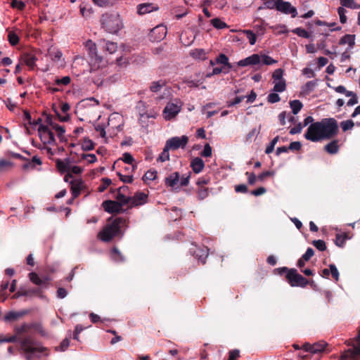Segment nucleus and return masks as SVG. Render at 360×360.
Returning a JSON list of instances; mask_svg holds the SVG:
<instances>
[{"instance_id":"nucleus-1","label":"nucleus","mask_w":360,"mask_h":360,"mask_svg":"<svg viewBox=\"0 0 360 360\" xmlns=\"http://www.w3.org/2000/svg\"><path fill=\"white\" fill-rule=\"evenodd\" d=\"M127 226V220L122 217L108 219L106 225L99 232L98 238L103 242H110L115 238H122L124 234L122 227Z\"/></svg>"},{"instance_id":"nucleus-2","label":"nucleus","mask_w":360,"mask_h":360,"mask_svg":"<svg viewBox=\"0 0 360 360\" xmlns=\"http://www.w3.org/2000/svg\"><path fill=\"white\" fill-rule=\"evenodd\" d=\"M275 271L278 272L281 276L283 274H286L285 278L292 287L304 288L309 283L307 278L298 274L296 269H288V267L283 266L276 269Z\"/></svg>"},{"instance_id":"nucleus-3","label":"nucleus","mask_w":360,"mask_h":360,"mask_svg":"<svg viewBox=\"0 0 360 360\" xmlns=\"http://www.w3.org/2000/svg\"><path fill=\"white\" fill-rule=\"evenodd\" d=\"M102 27L108 32L115 34L120 31L122 27V22L120 15L105 13L101 18Z\"/></svg>"},{"instance_id":"nucleus-4","label":"nucleus","mask_w":360,"mask_h":360,"mask_svg":"<svg viewBox=\"0 0 360 360\" xmlns=\"http://www.w3.org/2000/svg\"><path fill=\"white\" fill-rule=\"evenodd\" d=\"M319 123L323 140L331 139L338 134V124L335 118H323Z\"/></svg>"},{"instance_id":"nucleus-5","label":"nucleus","mask_w":360,"mask_h":360,"mask_svg":"<svg viewBox=\"0 0 360 360\" xmlns=\"http://www.w3.org/2000/svg\"><path fill=\"white\" fill-rule=\"evenodd\" d=\"M86 48L88 50V54L90 58L89 65L91 67V72L102 68L105 65L103 57L98 55L96 46L92 41L89 40L86 41Z\"/></svg>"},{"instance_id":"nucleus-6","label":"nucleus","mask_w":360,"mask_h":360,"mask_svg":"<svg viewBox=\"0 0 360 360\" xmlns=\"http://www.w3.org/2000/svg\"><path fill=\"white\" fill-rule=\"evenodd\" d=\"M47 351V348L42 347L37 342L30 341L24 337V358L26 360H34L39 359L41 356L39 353Z\"/></svg>"},{"instance_id":"nucleus-7","label":"nucleus","mask_w":360,"mask_h":360,"mask_svg":"<svg viewBox=\"0 0 360 360\" xmlns=\"http://www.w3.org/2000/svg\"><path fill=\"white\" fill-rule=\"evenodd\" d=\"M350 347L342 354V360H360V329L357 335L348 340Z\"/></svg>"},{"instance_id":"nucleus-8","label":"nucleus","mask_w":360,"mask_h":360,"mask_svg":"<svg viewBox=\"0 0 360 360\" xmlns=\"http://www.w3.org/2000/svg\"><path fill=\"white\" fill-rule=\"evenodd\" d=\"M304 138L312 142H319L323 140L321 134V130L319 122L311 124L307 128Z\"/></svg>"},{"instance_id":"nucleus-9","label":"nucleus","mask_w":360,"mask_h":360,"mask_svg":"<svg viewBox=\"0 0 360 360\" xmlns=\"http://www.w3.org/2000/svg\"><path fill=\"white\" fill-rule=\"evenodd\" d=\"M38 133L41 141L44 144L52 145L56 143L54 134L49 126L40 124L38 128Z\"/></svg>"},{"instance_id":"nucleus-10","label":"nucleus","mask_w":360,"mask_h":360,"mask_svg":"<svg viewBox=\"0 0 360 360\" xmlns=\"http://www.w3.org/2000/svg\"><path fill=\"white\" fill-rule=\"evenodd\" d=\"M167 35V27L163 25H159L153 28L149 34V39L151 41H160L165 38Z\"/></svg>"},{"instance_id":"nucleus-11","label":"nucleus","mask_w":360,"mask_h":360,"mask_svg":"<svg viewBox=\"0 0 360 360\" xmlns=\"http://www.w3.org/2000/svg\"><path fill=\"white\" fill-rule=\"evenodd\" d=\"M102 207L105 212L110 214H120L125 211L121 204L115 200H105L102 203Z\"/></svg>"},{"instance_id":"nucleus-12","label":"nucleus","mask_w":360,"mask_h":360,"mask_svg":"<svg viewBox=\"0 0 360 360\" xmlns=\"http://www.w3.org/2000/svg\"><path fill=\"white\" fill-rule=\"evenodd\" d=\"M188 141V138L186 136H182L181 137H173L169 139L166 142V146L169 148V149L175 150L179 148H184Z\"/></svg>"},{"instance_id":"nucleus-13","label":"nucleus","mask_w":360,"mask_h":360,"mask_svg":"<svg viewBox=\"0 0 360 360\" xmlns=\"http://www.w3.org/2000/svg\"><path fill=\"white\" fill-rule=\"evenodd\" d=\"M276 10L284 14H290L292 18H295L297 15V9L292 6L288 1L279 0Z\"/></svg>"},{"instance_id":"nucleus-14","label":"nucleus","mask_w":360,"mask_h":360,"mask_svg":"<svg viewBox=\"0 0 360 360\" xmlns=\"http://www.w3.org/2000/svg\"><path fill=\"white\" fill-rule=\"evenodd\" d=\"M28 277L30 281L37 285L38 287H41L44 288H48L50 281V278L48 276H45L43 278H41L39 275L35 272H31L28 274Z\"/></svg>"},{"instance_id":"nucleus-15","label":"nucleus","mask_w":360,"mask_h":360,"mask_svg":"<svg viewBox=\"0 0 360 360\" xmlns=\"http://www.w3.org/2000/svg\"><path fill=\"white\" fill-rule=\"evenodd\" d=\"M261 63V56L257 53H254L244 59L238 62L240 67H245L248 65H256Z\"/></svg>"},{"instance_id":"nucleus-16","label":"nucleus","mask_w":360,"mask_h":360,"mask_svg":"<svg viewBox=\"0 0 360 360\" xmlns=\"http://www.w3.org/2000/svg\"><path fill=\"white\" fill-rule=\"evenodd\" d=\"M181 110V107L177 104L169 103L165 108L163 112L167 120H171Z\"/></svg>"},{"instance_id":"nucleus-17","label":"nucleus","mask_w":360,"mask_h":360,"mask_svg":"<svg viewBox=\"0 0 360 360\" xmlns=\"http://www.w3.org/2000/svg\"><path fill=\"white\" fill-rule=\"evenodd\" d=\"M180 181V174L179 172H175L169 174L165 179V184L168 187L179 188V185L178 184Z\"/></svg>"},{"instance_id":"nucleus-18","label":"nucleus","mask_w":360,"mask_h":360,"mask_svg":"<svg viewBox=\"0 0 360 360\" xmlns=\"http://www.w3.org/2000/svg\"><path fill=\"white\" fill-rule=\"evenodd\" d=\"M148 195L143 192L135 193L134 197L131 198V206L136 207L145 204L147 202Z\"/></svg>"},{"instance_id":"nucleus-19","label":"nucleus","mask_w":360,"mask_h":360,"mask_svg":"<svg viewBox=\"0 0 360 360\" xmlns=\"http://www.w3.org/2000/svg\"><path fill=\"white\" fill-rule=\"evenodd\" d=\"M158 7L150 3L141 4L137 6V13L140 15H145L153 11H157Z\"/></svg>"},{"instance_id":"nucleus-20","label":"nucleus","mask_w":360,"mask_h":360,"mask_svg":"<svg viewBox=\"0 0 360 360\" xmlns=\"http://www.w3.org/2000/svg\"><path fill=\"white\" fill-rule=\"evenodd\" d=\"M41 160L37 156H33L31 159L24 158V170H30L35 168L36 165H41Z\"/></svg>"},{"instance_id":"nucleus-21","label":"nucleus","mask_w":360,"mask_h":360,"mask_svg":"<svg viewBox=\"0 0 360 360\" xmlns=\"http://www.w3.org/2000/svg\"><path fill=\"white\" fill-rule=\"evenodd\" d=\"M193 256L197 258L202 264H205L206 259L209 255L207 247L198 248L193 251Z\"/></svg>"},{"instance_id":"nucleus-22","label":"nucleus","mask_w":360,"mask_h":360,"mask_svg":"<svg viewBox=\"0 0 360 360\" xmlns=\"http://www.w3.org/2000/svg\"><path fill=\"white\" fill-rule=\"evenodd\" d=\"M216 63L222 65V67L226 69L224 71V74L229 73V70L232 68V65L229 63V58L224 53H220L216 58Z\"/></svg>"},{"instance_id":"nucleus-23","label":"nucleus","mask_w":360,"mask_h":360,"mask_svg":"<svg viewBox=\"0 0 360 360\" xmlns=\"http://www.w3.org/2000/svg\"><path fill=\"white\" fill-rule=\"evenodd\" d=\"M30 330H34V331L39 333L42 336L46 335V332L43 329L42 326L39 323H24V333Z\"/></svg>"},{"instance_id":"nucleus-24","label":"nucleus","mask_w":360,"mask_h":360,"mask_svg":"<svg viewBox=\"0 0 360 360\" xmlns=\"http://www.w3.org/2000/svg\"><path fill=\"white\" fill-rule=\"evenodd\" d=\"M191 167L195 174H198L203 170L205 163L201 158H195L191 160Z\"/></svg>"},{"instance_id":"nucleus-25","label":"nucleus","mask_w":360,"mask_h":360,"mask_svg":"<svg viewBox=\"0 0 360 360\" xmlns=\"http://www.w3.org/2000/svg\"><path fill=\"white\" fill-rule=\"evenodd\" d=\"M328 343L319 341L311 345V354H319L327 351Z\"/></svg>"},{"instance_id":"nucleus-26","label":"nucleus","mask_w":360,"mask_h":360,"mask_svg":"<svg viewBox=\"0 0 360 360\" xmlns=\"http://www.w3.org/2000/svg\"><path fill=\"white\" fill-rule=\"evenodd\" d=\"M36 60L37 58L33 53H29L24 50V65H26L29 69H34Z\"/></svg>"},{"instance_id":"nucleus-27","label":"nucleus","mask_w":360,"mask_h":360,"mask_svg":"<svg viewBox=\"0 0 360 360\" xmlns=\"http://www.w3.org/2000/svg\"><path fill=\"white\" fill-rule=\"evenodd\" d=\"M43 288L41 287H35L28 289H24V297L25 296H37L39 297H43Z\"/></svg>"},{"instance_id":"nucleus-28","label":"nucleus","mask_w":360,"mask_h":360,"mask_svg":"<svg viewBox=\"0 0 360 360\" xmlns=\"http://www.w3.org/2000/svg\"><path fill=\"white\" fill-rule=\"evenodd\" d=\"M339 141L334 139L324 146V150L329 154H336L339 150Z\"/></svg>"},{"instance_id":"nucleus-29","label":"nucleus","mask_w":360,"mask_h":360,"mask_svg":"<svg viewBox=\"0 0 360 360\" xmlns=\"http://www.w3.org/2000/svg\"><path fill=\"white\" fill-rule=\"evenodd\" d=\"M190 56L195 59L205 60L207 53L203 49H195L190 52Z\"/></svg>"},{"instance_id":"nucleus-30","label":"nucleus","mask_w":360,"mask_h":360,"mask_svg":"<svg viewBox=\"0 0 360 360\" xmlns=\"http://www.w3.org/2000/svg\"><path fill=\"white\" fill-rule=\"evenodd\" d=\"M339 44L340 45L347 44L350 48H352L355 44V35L345 34L340 39Z\"/></svg>"},{"instance_id":"nucleus-31","label":"nucleus","mask_w":360,"mask_h":360,"mask_svg":"<svg viewBox=\"0 0 360 360\" xmlns=\"http://www.w3.org/2000/svg\"><path fill=\"white\" fill-rule=\"evenodd\" d=\"M349 238H350L347 233H337L335 236V244L340 248H343L345 241Z\"/></svg>"},{"instance_id":"nucleus-32","label":"nucleus","mask_w":360,"mask_h":360,"mask_svg":"<svg viewBox=\"0 0 360 360\" xmlns=\"http://www.w3.org/2000/svg\"><path fill=\"white\" fill-rule=\"evenodd\" d=\"M56 163L57 169L62 173L68 172L70 169L69 159H66L65 161L57 159Z\"/></svg>"},{"instance_id":"nucleus-33","label":"nucleus","mask_w":360,"mask_h":360,"mask_svg":"<svg viewBox=\"0 0 360 360\" xmlns=\"http://www.w3.org/2000/svg\"><path fill=\"white\" fill-rule=\"evenodd\" d=\"M316 81H309L302 88V94L304 95H309L316 86Z\"/></svg>"},{"instance_id":"nucleus-34","label":"nucleus","mask_w":360,"mask_h":360,"mask_svg":"<svg viewBox=\"0 0 360 360\" xmlns=\"http://www.w3.org/2000/svg\"><path fill=\"white\" fill-rule=\"evenodd\" d=\"M166 85V82L163 79H160L158 81L153 82L150 86V90L152 92L157 93L159 92L162 87Z\"/></svg>"},{"instance_id":"nucleus-35","label":"nucleus","mask_w":360,"mask_h":360,"mask_svg":"<svg viewBox=\"0 0 360 360\" xmlns=\"http://www.w3.org/2000/svg\"><path fill=\"white\" fill-rule=\"evenodd\" d=\"M112 257L117 262H124L125 261L124 257L120 252L117 248L114 247L111 250Z\"/></svg>"},{"instance_id":"nucleus-36","label":"nucleus","mask_w":360,"mask_h":360,"mask_svg":"<svg viewBox=\"0 0 360 360\" xmlns=\"http://www.w3.org/2000/svg\"><path fill=\"white\" fill-rule=\"evenodd\" d=\"M290 106L294 115H297L302 108L303 105L299 100H293L290 101Z\"/></svg>"},{"instance_id":"nucleus-37","label":"nucleus","mask_w":360,"mask_h":360,"mask_svg":"<svg viewBox=\"0 0 360 360\" xmlns=\"http://www.w3.org/2000/svg\"><path fill=\"white\" fill-rule=\"evenodd\" d=\"M13 167V163L6 159L0 160V173L6 172Z\"/></svg>"},{"instance_id":"nucleus-38","label":"nucleus","mask_w":360,"mask_h":360,"mask_svg":"<svg viewBox=\"0 0 360 360\" xmlns=\"http://www.w3.org/2000/svg\"><path fill=\"white\" fill-rule=\"evenodd\" d=\"M122 160L124 162L131 165L132 171H134L136 169V165H134V159L130 153H124L122 155Z\"/></svg>"},{"instance_id":"nucleus-39","label":"nucleus","mask_w":360,"mask_h":360,"mask_svg":"<svg viewBox=\"0 0 360 360\" xmlns=\"http://www.w3.org/2000/svg\"><path fill=\"white\" fill-rule=\"evenodd\" d=\"M22 316V311H9L6 314L4 319L7 321H13Z\"/></svg>"},{"instance_id":"nucleus-40","label":"nucleus","mask_w":360,"mask_h":360,"mask_svg":"<svg viewBox=\"0 0 360 360\" xmlns=\"http://www.w3.org/2000/svg\"><path fill=\"white\" fill-rule=\"evenodd\" d=\"M117 202L121 204V206L127 205L131 202V198L125 196L122 193L117 192L116 196Z\"/></svg>"},{"instance_id":"nucleus-41","label":"nucleus","mask_w":360,"mask_h":360,"mask_svg":"<svg viewBox=\"0 0 360 360\" xmlns=\"http://www.w3.org/2000/svg\"><path fill=\"white\" fill-rule=\"evenodd\" d=\"M169 148L165 145L162 152L160 154L159 157L158 158L157 161L163 162L167 160H169Z\"/></svg>"},{"instance_id":"nucleus-42","label":"nucleus","mask_w":360,"mask_h":360,"mask_svg":"<svg viewBox=\"0 0 360 360\" xmlns=\"http://www.w3.org/2000/svg\"><path fill=\"white\" fill-rule=\"evenodd\" d=\"M23 115H24V122L27 121L28 122V124L30 125L36 126V125L39 124V122H41V118L39 117L37 120H34L32 121L30 113L25 110H24Z\"/></svg>"},{"instance_id":"nucleus-43","label":"nucleus","mask_w":360,"mask_h":360,"mask_svg":"<svg viewBox=\"0 0 360 360\" xmlns=\"http://www.w3.org/2000/svg\"><path fill=\"white\" fill-rule=\"evenodd\" d=\"M286 89V83L285 80H281L278 82H275V84L274 86V91L275 92H283Z\"/></svg>"},{"instance_id":"nucleus-44","label":"nucleus","mask_w":360,"mask_h":360,"mask_svg":"<svg viewBox=\"0 0 360 360\" xmlns=\"http://www.w3.org/2000/svg\"><path fill=\"white\" fill-rule=\"evenodd\" d=\"M72 187H71V191H72V195L73 196V199L77 198L81 192V187L80 184H75L74 181L71 182Z\"/></svg>"},{"instance_id":"nucleus-45","label":"nucleus","mask_w":360,"mask_h":360,"mask_svg":"<svg viewBox=\"0 0 360 360\" xmlns=\"http://www.w3.org/2000/svg\"><path fill=\"white\" fill-rule=\"evenodd\" d=\"M82 148L84 151L91 150L94 148V143L91 139L86 138L83 141Z\"/></svg>"},{"instance_id":"nucleus-46","label":"nucleus","mask_w":360,"mask_h":360,"mask_svg":"<svg viewBox=\"0 0 360 360\" xmlns=\"http://www.w3.org/2000/svg\"><path fill=\"white\" fill-rule=\"evenodd\" d=\"M292 32L294 34H296L297 35H298L299 37H301L303 38L309 39L310 37V34L306 30H304L302 27H297V28L294 29Z\"/></svg>"},{"instance_id":"nucleus-47","label":"nucleus","mask_w":360,"mask_h":360,"mask_svg":"<svg viewBox=\"0 0 360 360\" xmlns=\"http://www.w3.org/2000/svg\"><path fill=\"white\" fill-rule=\"evenodd\" d=\"M283 73H284V70L281 68L275 70L272 74V78L274 79V82L281 81V80H285L283 77Z\"/></svg>"},{"instance_id":"nucleus-48","label":"nucleus","mask_w":360,"mask_h":360,"mask_svg":"<svg viewBox=\"0 0 360 360\" xmlns=\"http://www.w3.org/2000/svg\"><path fill=\"white\" fill-rule=\"evenodd\" d=\"M197 194H198V198L199 200H204L209 195L208 188L205 186L198 187Z\"/></svg>"},{"instance_id":"nucleus-49","label":"nucleus","mask_w":360,"mask_h":360,"mask_svg":"<svg viewBox=\"0 0 360 360\" xmlns=\"http://www.w3.org/2000/svg\"><path fill=\"white\" fill-rule=\"evenodd\" d=\"M211 24L214 27L217 29H223L228 27V25L223 21H221L219 18H214L211 20Z\"/></svg>"},{"instance_id":"nucleus-50","label":"nucleus","mask_w":360,"mask_h":360,"mask_svg":"<svg viewBox=\"0 0 360 360\" xmlns=\"http://www.w3.org/2000/svg\"><path fill=\"white\" fill-rule=\"evenodd\" d=\"M8 39L11 45H15L19 41V37L14 31H9L8 34Z\"/></svg>"},{"instance_id":"nucleus-51","label":"nucleus","mask_w":360,"mask_h":360,"mask_svg":"<svg viewBox=\"0 0 360 360\" xmlns=\"http://www.w3.org/2000/svg\"><path fill=\"white\" fill-rule=\"evenodd\" d=\"M243 32L246 34L247 38L251 45H254L257 40L256 34L250 30H245Z\"/></svg>"},{"instance_id":"nucleus-52","label":"nucleus","mask_w":360,"mask_h":360,"mask_svg":"<svg viewBox=\"0 0 360 360\" xmlns=\"http://www.w3.org/2000/svg\"><path fill=\"white\" fill-rule=\"evenodd\" d=\"M112 184V181L109 178H103L101 179V184L98 186V190L99 192H103L108 186Z\"/></svg>"},{"instance_id":"nucleus-53","label":"nucleus","mask_w":360,"mask_h":360,"mask_svg":"<svg viewBox=\"0 0 360 360\" xmlns=\"http://www.w3.org/2000/svg\"><path fill=\"white\" fill-rule=\"evenodd\" d=\"M265 8L268 9H276L279 0H262Z\"/></svg>"},{"instance_id":"nucleus-54","label":"nucleus","mask_w":360,"mask_h":360,"mask_svg":"<svg viewBox=\"0 0 360 360\" xmlns=\"http://www.w3.org/2000/svg\"><path fill=\"white\" fill-rule=\"evenodd\" d=\"M354 126V123L352 120L342 121L340 122V127L343 131L352 129Z\"/></svg>"},{"instance_id":"nucleus-55","label":"nucleus","mask_w":360,"mask_h":360,"mask_svg":"<svg viewBox=\"0 0 360 360\" xmlns=\"http://www.w3.org/2000/svg\"><path fill=\"white\" fill-rule=\"evenodd\" d=\"M261 63L266 65H273L277 63V60L273 59L267 55H261Z\"/></svg>"},{"instance_id":"nucleus-56","label":"nucleus","mask_w":360,"mask_h":360,"mask_svg":"<svg viewBox=\"0 0 360 360\" xmlns=\"http://www.w3.org/2000/svg\"><path fill=\"white\" fill-rule=\"evenodd\" d=\"M117 174L119 176L120 181H122L124 183L131 184L134 181V177L132 174L124 175L120 172H117Z\"/></svg>"},{"instance_id":"nucleus-57","label":"nucleus","mask_w":360,"mask_h":360,"mask_svg":"<svg viewBox=\"0 0 360 360\" xmlns=\"http://www.w3.org/2000/svg\"><path fill=\"white\" fill-rule=\"evenodd\" d=\"M80 13L83 17H87L91 13V8L87 4H81L79 6Z\"/></svg>"},{"instance_id":"nucleus-58","label":"nucleus","mask_w":360,"mask_h":360,"mask_svg":"<svg viewBox=\"0 0 360 360\" xmlns=\"http://www.w3.org/2000/svg\"><path fill=\"white\" fill-rule=\"evenodd\" d=\"M157 175H158L157 171L148 170V172H146V174L143 176V181H146V180L153 181L156 179Z\"/></svg>"},{"instance_id":"nucleus-59","label":"nucleus","mask_w":360,"mask_h":360,"mask_svg":"<svg viewBox=\"0 0 360 360\" xmlns=\"http://www.w3.org/2000/svg\"><path fill=\"white\" fill-rule=\"evenodd\" d=\"M183 83L186 84L190 88H193L198 87L200 84L202 83V82L186 78L184 79Z\"/></svg>"},{"instance_id":"nucleus-60","label":"nucleus","mask_w":360,"mask_h":360,"mask_svg":"<svg viewBox=\"0 0 360 360\" xmlns=\"http://www.w3.org/2000/svg\"><path fill=\"white\" fill-rule=\"evenodd\" d=\"M338 13L340 16V21L342 24H345L347 22V16L345 13H347V10L343 7H339L338 8Z\"/></svg>"},{"instance_id":"nucleus-61","label":"nucleus","mask_w":360,"mask_h":360,"mask_svg":"<svg viewBox=\"0 0 360 360\" xmlns=\"http://www.w3.org/2000/svg\"><path fill=\"white\" fill-rule=\"evenodd\" d=\"M279 140V136H277L275 138L272 139L269 145L266 148L265 153L266 154H270L272 153L274 150L275 145L277 143V142Z\"/></svg>"},{"instance_id":"nucleus-62","label":"nucleus","mask_w":360,"mask_h":360,"mask_svg":"<svg viewBox=\"0 0 360 360\" xmlns=\"http://www.w3.org/2000/svg\"><path fill=\"white\" fill-rule=\"evenodd\" d=\"M105 49L110 54L115 53L117 49V43L108 41L105 44Z\"/></svg>"},{"instance_id":"nucleus-63","label":"nucleus","mask_w":360,"mask_h":360,"mask_svg":"<svg viewBox=\"0 0 360 360\" xmlns=\"http://www.w3.org/2000/svg\"><path fill=\"white\" fill-rule=\"evenodd\" d=\"M329 268H330V271L333 278L335 281H338L340 274H339V271H338L337 267L335 266V265L333 264H331L329 265Z\"/></svg>"},{"instance_id":"nucleus-64","label":"nucleus","mask_w":360,"mask_h":360,"mask_svg":"<svg viewBox=\"0 0 360 360\" xmlns=\"http://www.w3.org/2000/svg\"><path fill=\"white\" fill-rule=\"evenodd\" d=\"M312 244L320 251H324L326 250V243L323 240H314Z\"/></svg>"}]
</instances>
